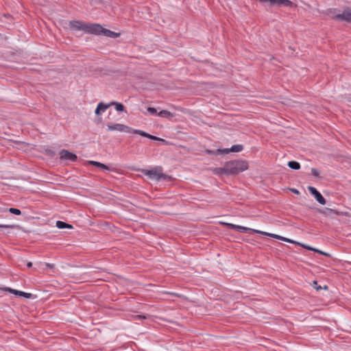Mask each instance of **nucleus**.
<instances>
[{
	"mask_svg": "<svg viewBox=\"0 0 351 351\" xmlns=\"http://www.w3.org/2000/svg\"><path fill=\"white\" fill-rule=\"evenodd\" d=\"M8 210L10 213L13 215H20L21 214V211L16 208H10Z\"/></svg>",
	"mask_w": 351,
	"mask_h": 351,
	"instance_id": "nucleus-21",
	"label": "nucleus"
},
{
	"mask_svg": "<svg viewBox=\"0 0 351 351\" xmlns=\"http://www.w3.org/2000/svg\"><path fill=\"white\" fill-rule=\"evenodd\" d=\"M315 288L317 289V290H321L322 289V287L321 286H317V287H315Z\"/></svg>",
	"mask_w": 351,
	"mask_h": 351,
	"instance_id": "nucleus-30",
	"label": "nucleus"
},
{
	"mask_svg": "<svg viewBox=\"0 0 351 351\" xmlns=\"http://www.w3.org/2000/svg\"><path fill=\"white\" fill-rule=\"evenodd\" d=\"M32 263L31 262H28V263H27V267L28 268L32 267Z\"/></svg>",
	"mask_w": 351,
	"mask_h": 351,
	"instance_id": "nucleus-29",
	"label": "nucleus"
},
{
	"mask_svg": "<svg viewBox=\"0 0 351 351\" xmlns=\"http://www.w3.org/2000/svg\"><path fill=\"white\" fill-rule=\"evenodd\" d=\"M291 191L295 194H299V191L296 189H291Z\"/></svg>",
	"mask_w": 351,
	"mask_h": 351,
	"instance_id": "nucleus-27",
	"label": "nucleus"
},
{
	"mask_svg": "<svg viewBox=\"0 0 351 351\" xmlns=\"http://www.w3.org/2000/svg\"><path fill=\"white\" fill-rule=\"evenodd\" d=\"M110 106H111L110 104H106L103 102H100L97 105V110H101V112L106 111Z\"/></svg>",
	"mask_w": 351,
	"mask_h": 351,
	"instance_id": "nucleus-20",
	"label": "nucleus"
},
{
	"mask_svg": "<svg viewBox=\"0 0 351 351\" xmlns=\"http://www.w3.org/2000/svg\"><path fill=\"white\" fill-rule=\"evenodd\" d=\"M242 145H234L230 149H217L218 154H228L230 152H240L243 150Z\"/></svg>",
	"mask_w": 351,
	"mask_h": 351,
	"instance_id": "nucleus-9",
	"label": "nucleus"
},
{
	"mask_svg": "<svg viewBox=\"0 0 351 351\" xmlns=\"http://www.w3.org/2000/svg\"><path fill=\"white\" fill-rule=\"evenodd\" d=\"M311 173L313 176L318 178L319 176V172L317 169L312 168L311 169Z\"/></svg>",
	"mask_w": 351,
	"mask_h": 351,
	"instance_id": "nucleus-23",
	"label": "nucleus"
},
{
	"mask_svg": "<svg viewBox=\"0 0 351 351\" xmlns=\"http://www.w3.org/2000/svg\"><path fill=\"white\" fill-rule=\"evenodd\" d=\"M228 226L229 227H230L232 229H233L234 230H237L238 232H246L250 231V232H256V233L261 234H263V235H266V234H267L266 232H263V231L252 229V228H247V227L239 226V225H235V224H233V223H228Z\"/></svg>",
	"mask_w": 351,
	"mask_h": 351,
	"instance_id": "nucleus-5",
	"label": "nucleus"
},
{
	"mask_svg": "<svg viewBox=\"0 0 351 351\" xmlns=\"http://www.w3.org/2000/svg\"><path fill=\"white\" fill-rule=\"evenodd\" d=\"M220 168H218V169H215V172L218 174H224V171H220L219 170Z\"/></svg>",
	"mask_w": 351,
	"mask_h": 351,
	"instance_id": "nucleus-26",
	"label": "nucleus"
},
{
	"mask_svg": "<svg viewBox=\"0 0 351 351\" xmlns=\"http://www.w3.org/2000/svg\"><path fill=\"white\" fill-rule=\"evenodd\" d=\"M101 35H104L110 38H117L119 36V34L105 28H104Z\"/></svg>",
	"mask_w": 351,
	"mask_h": 351,
	"instance_id": "nucleus-15",
	"label": "nucleus"
},
{
	"mask_svg": "<svg viewBox=\"0 0 351 351\" xmlns=\"http://www.w3.org/2000/svg\"><path fill=\"white\" fill-rule=\"evenodd\" d=\"M266 236H268V237H272V238H274V239H277L278 240H281V241H285V242H287V243L298 245H300V246L303 247L305 249H307V250H311V251H314V252H318V253H319L321 254H324L326 256H328V254H326L325 252H323L321 250L315 249V248L311 247L310 246H308V245H306L304 244L300 243H299V242H298L296 241L292 240V239L287 238V237H284L278 235V234L267 232Z\"/></svg>",
	"mask_w": 351,
	"mask_h": 351,
	"instance_id": "nucleus-3",
	"label": "nucleus"
},
{
	"mask_svg": "<svg viewBox=\"0 0 351 351\" xmlns=\"http://www.w3.org/2000/svg\"><path fill=\"white\" fill-rule=\"evenodd\" d=\"M111 106H114L115 109L117 111L119 112H123L125 111V107L121 103L116 102V101H112L110 103Z\"/></svg>",
	"mask_w": 351,
	"mask_h": 351,
	"instance_id": "nucleus-18",
	"label": "nucleus"
},
{
	"mask_svg": "<svg viewBox=\"0 0 351 351\" xmlns=\"http://www.w3.org/2000/svg\"><path fill=\"white\" fill-rule=\"evenodd\" d=\"M88 163L92 165H93V166H95V167L101 168L104 171H108L109 170V167L107 165H104L103 163H101L99 162L90 160V161H88Z\"/></svg>",
	"mask_w": 351,
	"mask_h": 351,
	"instance_id": "nucleus-14",
	"label": "nucleus"
},
{
	"mask_svg": "<svg viewBox=\"0 0 351 351\" xmlns=\"http://www.w3.org/2000/svg\"><path fill=\"white\" fill-rule=\"evenodd\" d=\"M56 227L58 228L59 229L73 228V226L71 225L62 221H56Z\"/></svg>",
	"mask_w": 351,
	"mask_h": 351,
	"instance_id": "nucleus-17",
	"label": "nucleus"
},
{
	"mask_svg": "<svg viewBox=\"0 0 351 351\" xmlns=\"http://www.w3.org/2000/svg\"><path fill=\"white\" fill-rule=\"evenodd\" d=\"M103 30H104V27H102L99 24L87 23L86 32L92 34H95V35H101Z\"/></svg>",
	"mask_w": 351,
	"mask_h": 351,
	"instance_id": "nucleus-6",
	"label": "nucleus"
},
{
	"mask_svg": "<svg viewBox=\"0 0 351 351\" xmlns=\"http://www.w3.org/2000/svg\"><path fill=\"white\" fill-rule=\"evenodd\" d=\"M308 190L314 196L315 199L322 205L326 204V199L313 186H308Z\"/></svg>",
	"mask_w": 351,
	"mask_h": 351,
	"instance_id": "nucleus-7",
	"label": "nucleus"
},
{
	"mask_svg": "<svg viewBox=\"0 0 351 351\" xmlns=\"http://www.w3.org/2000/svg\"><path fill=\"white\" fill-rule=\"evenodd\" d=\"M247 169V164L242 161H231L227 162L224 167L220 168L226 175H234L243 171Z\"/></svg>",
	"mask_w": 351,
	"mask_h": 351,
	"instance_id": "nucleus-2",
	"label": "nucleus"
},
{
	"mask_svg": "<svg viewBox=\"0 0 351 351\" xmlns=\"http://www.w3.org/2000/svg\"><path fill=\"white\" fill-rule=\"evenodd\" d=\"M53 267H54V265H52V264H50V263H45V267H46V269H53Z\"/></svg>",
	"mask_w": 351,
	"mask_h": 351,
	"instance_id": "nucleus-25",
	"label": "nucleus"
},
{
	"mask_svg": "<svg viewBox=\"0 0 351 351\" xmlns=\"http://www.w3.org/2000/svg\"><path fill=\"white\" fill-rule=\"evenodd\" d=\"M108 130L110 131H119L121 132H125V133H134V134H139L143 137H147V138L154 140V141H159L165 142V140L162 138L151 135L143 130L133 129L128 125L121 124V123H114V124H112V125H108Z\"/></svg>",
	"mask_w": 351,
	"mask_h": 351,
	"instance_id": "nucleus-1",
	"label": "nucleus"
},
{
	"mask_svg": "<svg viewBox=\"0 0 351 351\" xmlns=\"http://www.w3.org/2000/svg\"><path fill=\"white\" fill-rule=\"evenodd\" d=\"M14 227V225H0V228H12Z\"/></svg>",
	"mask_w": 351,
	"mask_h": 351,
	"instance_id": "nucleus-24",
	"label": "nucleus"
},
{
	"mask_svg": "<svg viewBox=\"0 0 351 351\" xmlns=\"http://www.w3.org/2000/svg\"><path fill=\"white\" fill-rule=\"evenodd\" d=\"M5 290L10 293H14L16 295L23 296L26 298H30L32 297V293L23 292L21 291H18V290L13 289L9 288V287L5 288Z\"/></svg>",
	"mask_w": 351,
	"mask_h": 351,
	"instance_id": "nucleus-13",
	"label": "nucleus"
},
{
	"mask_svg": "<svg viewBox=\"0 0 351 351\" xmlns=\"http://www.w3.org/2000/svg\"><path fill=\"white\" fill-rule=\"evenodd\" d=\"M141 172L151 180H160L165 177V175L156 169H142Z\"/></svg>",
	"mask_w": 351,
	"mask_h": 351,
	"instance_id": "nucleus-4",
	"label": "nucleus"
},
{
	"mask_svg": "<svg viewBox=\"0 0 351 351\" xmlns=\"http://www.w3.org/2000/svg\"><path fill=\"white\" fill-rule=\"evenodd\" d=\"M288 167L294 170H298L300 169V164L294 160L289 161L288 162Z\"/></svg>",
	"mask_w": 351,
	"mask_h": 351,
	"instance_id": "nucleus-19",
	"label": "nucleus"
},
{
	"mask_svg": "<svg viewBox=\"0 0 351 351\" xmlns=\"http://www.w3.org/2000/svg\"><path fill=\"white\" fill-rule=\"evenodd\" d=\"M101 112V110H97V107L96 108L95 110V113L97 114V115H99Z\"/></svg>",
	"mask_w": 351,
	"mask_h": 351,
	"instance_id": "nucleus-28",
	"label": "nucleus"
},
{
	"mask_svg": "<svg viewBox=\"0 0 351 351\" xmlns=\"http://www.w3.org/2000/svg\"><path fill=\"white\" fill-rule=\"evenodd\" d=\"M263 3H269L271 5H290L291 4V1L289 0H259Z\"/></svg>",
	"mask_w": 351,
	"mask_h": 351,
	"instance_id": "nucleus-12",
	"label": "nucleus"
},
{
	"mask_svg": "<svg viewBox=\"0 0 351 351\" xmlns=\"http://www.w3.org/2000/svg\"><path fill=\"white\" fill-rule=\"evenodd\" d=\"M158 116L160 117L171 119L173 117V114L168 110H162L158 113Z\"/></svg>",
	"mask_w": 351,
	"mask_h": 351,
	"instance_id": "nucleus-16",
	"label": "nucleus"
},
{
	"mask_svg": "<svg viewBox=\"0 0 351 351\" xmlns=\"http://www.w3.org/2000/svg\"><path fill=\"white\" fill-rule=\"evenodd\" d=\"M60 157L61 160H69L72 162H74L77 160V156L75 154L71 153L66 149H62L60 152Z\"/></svg>",
	"mask_w": 351,
	"mask_h": 351,
	"instance_id": "nucleus-8",
	"label": "nucleus"
},
{
	"mask_svg": "<svg viewBox=\"0 0 351 351\" xmlns=\"http://www.w3.org/2000/svg\"><path fill=\"white\" fill-rule=\"evenodd\" d=\"M71 28L75 30H82L86 32L87 23L80 21H71L70 23Z\"/></svg>",
	"mask_w": 351,
	"mask_h": 351,
	"instance_id": "nucleus-10",
	"label": "nucleus"
},
{
	"mask_svg": "<svg viewBox=\"0 0 351 351\" xmlns=\"http://www.w3.org/2000/svg\"><path fill=\"white\" fill-rule=\"evenodd\" d=\"M335 18L339 21L351 22V10L346 9L342 14H337Z\"/></svg>",
	"mask_w": 351,
	"mask_h": 351,
	"instance_id": "nucleus-11",
	"label": "nucleus"
},
{
	"mask_svg": "<svg viewBox=\"0 0 351 351\" xmlns=\"http://www.w3.org/2000/svg\"><path fill=\"white\" fill-rule=\"evenodd\" d=\"M147 111L152 115H158L157 110L154 107H148Z\"/></svg>",
	"mask_w": 351,
	"mask_h": 351,
	"instance_id": "nucleus-22",
	"label": "nucleus"
}]
</instances>
